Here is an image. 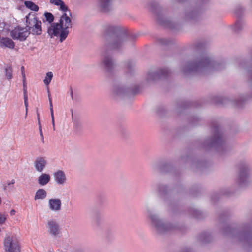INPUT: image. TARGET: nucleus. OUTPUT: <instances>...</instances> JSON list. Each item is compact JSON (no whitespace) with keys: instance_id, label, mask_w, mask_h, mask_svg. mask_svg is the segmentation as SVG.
I'll list each match as a JSON object with an SVG mask.
<instances>
[{"instance_id":"obj_32","label":"nucleus","mask_w":252,"mask_h":252,"mask_svg":"<svg viewBox=\"0 0 252 252\" xmlns=\"http://www.w3.org/2000/svg\"><path fill=\"white\" fill-rule=\"evenodd\" d=\"M23 86L24 95H27V86H26V80H23Z\"/></svg>"},{"instance_id":"obj_22","label":"nucleus","mask_w":252,"mask_h":252,"mask_svg":"<svg viewBox=\"0 0 252 252\" xmlns=\"http://www.w3.org/2000/svg\"><path fill=\"white\" fill-rule=\"evenodd\" d=\"M25 5L27 7L30 9L31 10L34 11H38L39 10V7L37 5L35 4L34 2L31 1H25Z\"/></svg>"},{"instance_id":"obj_24","label":"nucleus","mask_w":252,"mask_h":252,"mask_svg":"<svg viewBox=\"0 0 252 252\" xmlns=\"http://www.w3.org/2000/svg\"><path fill=\"white\" fill-rule=\"evenodd\" d=\"M44 16L46 20L49 22V23H51L53 22L54 20V17L51 13L45 12L44 13Z\"/></svg>"},{"instance_id":"obj_19","label":"nucleus","mask_w":252,"mask_h":252,"mask_svg":"<svg viewBox=\"0 0 252 252\" xmlns=\"http://www.w3.org/2000/svg\"><path fill=\"white\" fill-rule=\"evenodd\" d=\"M111 0H100V6L101 10L107 12L110 10Z\"/></svg>"},{"instance_id":"obj_31","label":"nucleus","mask_w":252,"mask_h":252,"mask_svg":"<svg viewBox=\"0 0 252 252\" xmlns=\"http://www.w3.org/2000/svg\"><path fill=\"white\" fill-rule=\"evenodd\" d=\"M243 8L240 7V6H238L237 7L236 9L235 10V13L238 15V16H239V15L240 14V13L241 11H243Z\"/></svg>"},{"instance_id":"obj_46","label":"nucleus","mask_w":252,"mask_h":252,"mask_svg":"<svg viewBox=\"0 0 252 252\" xmlns=\"http://www.w3.org/2000/svg\"><path fill=\"white\" fill-rule=\"evenodd\" d=\"M236 105H237V106H238V107H239V106H240V105H239V104H236Z\"/></svg>"},{"instance_id":"obj_16","label":"nucleus","mask_w":252,"mask_h":252,"mask_svg":"<svg viewBox=\"0 0 252 252\" xmlns=\"http://www.w3.org/2000/svg\"><path fill=\"white\" fill-rule=\"evenodd\" d=\"M46 164L47 161L43 157L37 158L34 162L35 168L38 172H42Z\"/></svg>"},{"instance_id":"obj_12","label":"nucleus","mask_w":252,"mask_h":252,"mask_svg":"<svg viewBox=\"0 0 252 252\" xmlns=\"http://www.w3.org/2000/svg\"><path fill=\"white\" fill-rule=\"evenodd\" d=\"M54 180L58 185L63 186L66 184L67 178L64 172L61 170H58L53 174Z\"/></svg>"},{"instance_id":"obj_2","label":"nucleus","mask_w":252,"mask_h":252,"mask_svg":"<svg viewBox=\"0 0 252 252\" xmlns=\"http://www.w3.org/2000/svg\"><path fill=\"white\" fill-rule=\"evenodd\" d=\"M224 68V65L217 63L204 55L197 56L193 61L189 62L182 68L184 73L198 72L203 74H209L215 70H220Z\"/></svg>"},{"instance_id":"obj_41","label":"nucleus","mask_w":252,"mask_h":252,"mask_svg":"<svg viewBox=\"0 0 252 252\" xmlns=\"http://www.w3.org/2000/svg\"><path fill=\"white\" fill-rule=\"evenodd\" d=\"M70 95L72 99H73V90L71 88L70 89Z\"/></svg>"},{"instance_id":"obj_15","label":"nucleus","mask_w":252,"mask_h":252,"mask_svg":"<svg viewBox=\"0 0 252 252\" xmlns=\"http://www.w3.org/2000/svg\"><path fill=\"white\" fill-rule=\"evenodd\" d=\"M114 94L117 96H123L125 94H133L134 92L131 88H125L124 86H115L113 89Z\"/></svg>"},{"instance_id":"obj_21","label":"nucleus","mask_w":252,"mask_h":252,"mask_svg":"<svg viewBox=\"0 0 252 252\" xmlns=\"http://www.w3.org/2000/svg\"><path fill=\"white\" fill-rule=\"evenodd\" d=\"M48 99H49V104H50V111L51 116V118H52V123L53 125V129H54V130H55V121H54V113H53V104H52V98L51 97V95L49 92H48Z\"/></svg>"},{"instance_id":"obj_35","label":"nucleus","mask_w":252,"mask_h":252,"mask_svg":"<svg viewBox=\"0 0 252 252\" xmlns=\"http://www.w3.org/2000/svg\"><path fill=\"white\" fill-rule=\"evenodd\" d=\"M167 167V165H165L163 166V167L162 168H160L159 170H160V172H162V173H163L164 172V168H165Z\"/></svg>"},{"instance_id":"obj_28","label":"nucleus","mask_w":252,"mask_h":252,"mask_svg":"<svg viewBox=\"0 0 252 252\" xmlns=\"http://www.w3.org/2000/svg\"><path fill=\"white\" fill-rule=\"evenodd\" d=\"M62 0H50V2L55 5H59L62 3Z\"/></svg>"},{"instance_id":"obj_23","label":"nucleus","mask_w":252,"mask_h":252,"mask_svg":"<svg viewBox=\"0 0 252 252\" xmlns=\"http://www.w3.org/2000/svg\"><path fill=\"white\" fill-rule=\"evenodd\" d=\"M52 78H53V73H52V72H50V71L46 73V77H45V79L43 80V82H44V84L46 85H49V84L50 83Z\"/></svg>"},{"instance_id":"obj_1","label":"nucleus","mask_w":252,"mask_h":252,"mask_svg":"<svg viewBox=\"0 0 252 252\" xmlns=\"http://www.w3.org/2000/svg\"><path fill=\"white\" fill-rule=\"evenodd\" d=\"M102 34L104 40L103 57L100 63V67L107 72H110L115 67L112 58L107 55V50H120L126 43L129 37L126 30L119 25L106 24L103 26Z\"/></svg>"},{"instance_id":"obj_40","label":"nucleus","mask_w":252,"mask_h":252,"mask_svg":"<svg viewBox=\"0 0 252 252\" xmlns=\"http://www.w3.org/2000/svg\"><path fill=\"white\" fill-rule=\"evenodd\" d=\"M158 22H159V23L160 24H163V25H164V24H165V25H166V23H164V22H162V21H160V20L159 19H158Z\"/></svg>"},{"instance_id":"obj_30","label":"nucleus","mask_w":252,"mask_h":252,"mask_svg":"<svg viewBox=\"0 0 252 252\" xmlns=\"http://www.w3.org/2000/svg\"><path fill=\"white\" fill-rule=\"evenodd\" d=\"M158 42L161 44L167 45L169 44V41L166 39H159Z\"/></svg>"},{"instance_id":"obj_37","label":"nucleus","mask_w":252,"mask_h":252,"mask_svg":"<svg viewBox=\"0 0 252 252\" xmlns=\"http://www.w3.org/2000/svg\"><path fill=\"white\" fill-rule=\"evenodd\" d=\"M22 78H23V81L26 80V75L24 71H23V73H22Z\"/></svg>"},{"instance_id":"obj_27","label":"nucleus","mask_w":252,"mask_h":252,"mask_svg":"<svg viewBox=\"0 0 252 252\" xmlns=\"http://www.w3.org/2000/svg\"><path fill=\"white\" fill-rule=\"evenodd\" d=\"M38 125H39V129L40 131V135L41 137V139L42 141V142H44V138H43V135L42 132V129H41V126L39 121V114H38Z\"/></svg>"},{"instance_id":"obj_13","label":"nucleus","mask_w":252,"mask_h":252,"mask_svg":"<svg viewBox=\"0 0 252 252\" xmlns=\"http://www.w3.org/2000/svg\"><path fill=\"white\" fill-rule=\"evenodd\" d=\"M251 60L250 64L248 65L246 63H243L240 65V68L246 74L248 78V82L252 84V52H251Z\"/></svg>"},{"instance_id":"obj_26","label":"nucleus","mask_w":252,"mask_h":252,"mask_svg":"<svg viewBox=\"0 0 252 252\" xmlns=\"http://www.w3.org/2000/svg\"><path fill=\"white\" fill-rule=\"evenodd\" d=\"M244 24L241 21L237 22L234 26V30L237 32H239L243 29Z\"/></svg>"},{"instance_id":"obj_25","label":"nucleus","mask_w":252,"mask_h":252,"mask_svg":"<svg viewBox=\"0 0 252 252\" xmlns=\"http://www.w3.org/2000/svg\"><path fill=\"white\" fill-rule=\"evenodd\" d=\"M12 68L10 67H6L5 69V76L8 79H10L12 78Z\"/></svg>"},{"instance_id":"obj_45","label":"nucleus","mask_w":252,"mask_h":252,"mask_svg":"<svg viewBox=\"0 0 252 252\" xmlns=\"http://www.w3.org/2000/svg\"><path fill=\"white\" fill-rule=\"evenodd\" d=\"M6 186H5V187H4V188H3V189H4V190H6Z\"/></svg>"},{"instance_id":"obj_8","label":"nucleus","mask_w":252,"mask_h":252,"mask_svg":"<svg viewBox=\"0 0 252 252\" xmlns=\"http://www.w3.org/2000/svg\"><path fill=\"white\" fill-rule=\"evenodd\" d=\"M47 231L51 236L56 237L60 233V226L58 221L53 219L48 220L47 223Z\"/></svg>"},{"instance_id":"obj_4","label":"nucleus","mask_w":252,"mask_h":252,"mask_svg":"<svg viewBox=\"0 0 252 252\" xmlns=\"http://www.w3.org/2000/svg\"><path fill=\"white\" fill-rule=\"evenodd\" d=\"M149 218L151 220L152 225L158 234H163L174 229V226L170 224L163 222L156 214L150 212Z\"/></svg>"},{"instance_id":"obj_33","label":"nucleus","mask_w":252,"mask_h":252,"mask_svg":"<svg viewBox=\"0 0 252 252\" xmlns=\"http://www.w3.org/2000/svg\"><path fill=\"white\" fill-rule=\"evenodd\" d=\"M24 104H25V107H26V111H27V110H28V95H24Z\"/></svg>"},{"instance_id":"obj_20","label":"nucleus","mask_w":252,"mask_h":252,"mask_svg":"<svg viewBox=\"0 0 252 252\" xmlns=\"http://www.w3.org/2000/svg\"><path fill=\"white\" fill-rule=\"evenodd\" d=\"M46 191L43 189H39L37 190L34 196V200L43 199L46 196Z\"/></svg>"},{"instance_id":"obj_17","label":"nucleus","mask_w":252,"mask_h":252,"mask_svg":"<svg viewBox=\"0 0 252 252\" xmlns=\"http://www.w3.org/2000/svg\"><path fill=\"white\" fill-rule=\"evenodd\" d=\"M1 46L12 49L14 48V42L9 38H2L0 41Z\"/></svg>"},{"instance_id":"obj_36","label":"nucleus","mask_w":252,"mask_h":252,"mask_svg":"<svg viewBox=\"0 0 252 252\" xmlns=\"http://www.w3.org/2000/svg\"><path fill=\"white\" fill-rule=\"evenodd\" d=\"M208 238H210V236L208 235L207 236L206 238H204V239L203 240V242H205V243L209 242V241L207 240Z\"/></svg>"},{"instance_id":"obj_44","label":"nucleus","mask_w":252,"mask_h":252,"mask_svg":"<svg viewBox=\"0 0 252 252\" xmlns=\"http://www.w3.org/2000/svg\"><path fill=\"white\" fill-rule=\"evenodd\" d=\"M127 67H128V68H129H129L130 67V65L129 64V63L127 64Z\"/></svg>"},{"instance_id":"obj_5","label":"nucleus","mask_w":252,"mask_h":252,"mask_svg":"<svg viewBox=\"0 0 252 252\" xmlns=\"http://www.w3.org/2000/svg\"><path fill=\"white\" fill-rule=\"evenodd\" d=\"M26 18V29L29 34L31 33L34 35H40L42 32L41 22L37 17L29 18L27 16Z\"/></svg>"},{"instance_id":"obj_14","label":"nucleus","mask_w":252,"mask_h":252,"mask_svg":"<svg viewBox=\"0 0 252 252\" xmlns=\"http://www.w3.org/2000/svg\"><path fill=\"white\" fill-rule=\"evenodd\" d=\"M49 209L53 212H59L61 209L62 201L59 198H52L48 200Z\"/></svg>"},{"instance_id":"obj_7","label":"nucleus","mask_w":252,"mask_h":252,"mask_svg":"<svg viewBox=\"0 0 252 252\" xmlns=\"http://www.w3.org/2000/svg\"><path fill=\"white\" fill-rule=\"evenodd\" d=\"M29 35V32L26 28L17 27L12 30L10 35L14 39H18L21 41L26 39Z\"/></svg>"},{"instance_id":"obj_11","label":"nucleus","mask_w":252,"mask_h":252,"mask_svg":"<svg viewBox=\"0 0 252 252\" xmlns=\"http://www.w3.org/2000/svg\"><path fill=\"white\" fill-rule=\"evenodd\" d=\"M214 131L215 133L210 143V146L212 147L221 145L224 141V137L219 127H215L214 128Z\"/></svg>"},{"instance_id":"obj_39","label":"nucleus","mask_w":252,"mask_h":252,"mask_svg":"<svg viewBox=\"0 0 252 252\" xmlns=\"http://www.w3.org/2000/svg\"><path fill=\"white\" fill-rule=\"evenodd\" d=\"M15 183V180L14 179L12 180L11 182H9L8 183H7V185L8 186H9L11 184H14Z\"/></svg>"},{"instance_id":"obj_42","label":"nucleus","mask_w":252,"mask_h":252,"mask_svg":"<svg viewBox=\"0 0 252 252\" xmlns=\"http://www.w3.org/2000/svg\"><path fill=\"white\" fill-rule=\"evenodd\" d=\"M21 69V72H22V73H23V71H24V66H22Z\"/></svg>"},{"instance_id":"obj_29","label":"nucleus","mask_w":252,"mask_h":252,"mask_svg":"<svg viewBox=\"0 0 252 252\" xmlns=\"http://www.w3.org/2000/svg\"><path fill=\"white\" fill-rule=\"evenodd\" d=\"M6 220V216L4 215H2L0 214V224H3L5 222Z\"/></svg>"},{"instance_id":"obj_34","label":"nucleus","mask_w":252,"mask_h":252,"mask_svg":"<svg viewBox=\"0 0 252 252\" xmlns=\"http://www.w3.org/2000/svg\"><path fill=\"white\" fill-rule=\"evenodd\" d=\"M246 238L247 241L249 242H251V241H252V237H251L249 235H247Z\"/></svg>"},{"instance_id":"obj_18","label":"nucleus","mask_w":252,"mask_h":252,"mask_svg":"<svg viewBox=\"0 0 252 252\" xmlns=\"http://www.w3.org/2000/svg\"><path fill=\"white\" fill-rule=\"evenodd\" d=\"M50 180V176L49 174H42L38 179V183L41 186H45L48 183Z\"/></svg>"},{"instance_id":"obj_43","label":"nucleus","mask_w":252,"mask_h":252,"mask_svg":"<svg viewBox=\"0 0 252 252\" xmlns=\"http://www.w3.org/2000/svg\"><path fill=\"white\" fill-rule=\"evenodd\" d=\"M179 2H183L185 0H178Z\"/></svg>"},{"instance_id":"obj_38","label":"nucleus","mask_w":252,"mask_h":252,"mask_svg":"<svg viewBox=\"0 0 252 252\" xmlns=\"http://www.w3.org/2000/svg\"><path fill=\"white\" fill-rule=\"evenodd\" d=\"M15 211L14 210V209H12L10 212V214L11 215L13 216V215H14L15 214Z\"/></svg>"},{"instance_id":"obj_9","label":"nucleus","mask_w":252,"mask_h":252,"mask_svg":"<svg viewBox=\"0 0 252 252\" xmlns=\"http://www.w3.org/2000/svg\"><path fill=\"white\" fill-rule=\"evenodd\" d=\"M168 74L169 71L166 69H161L157 71H151L148 72L146 79L149 82L156 81L166 77Z\"/></svg>"},{"instance_id":"obj_6","label":"nucleus","mask_w":252,"mask_h":252,"mask_svg":"<svg viewBox=\"0 0 252 252\" xmlns=\"http://www.w3.org/2000/svg\"><path fill=\"white\" fill-rule=\"evenodd\" d=\"M5 252H20V246L13 236L7 234L3 241Z\"/></svg>"},{"instance_id":"obj_10","label":"nucleus","mask_w":252,"mask_h":252,"mask_svg":"<svg viewBox=\"0 0 252 252\" xmlns=\"http://www.w3.org/2000/svg\"><path fill=\"white\" fill-rule=\"evenodd\" d=\"M249 171V166L245 164L241 167L239 174V180L241 185H246L247 182L249 181L250 176Z\"/></svg>"},{"instance_id":"obj_3","label":"nucleus","mask_w":252,"mask_h":252,"mask_svg":"<svg viewBox=\"0 0 252 252\" xmlns=\"http://www.w3.org/2000/svg\"><path fill=\"white\" fill-rule=\"evenodd\" d=\"M59 6L60 9L64 13L61 16L59 23H54L51 25L48 29L47 32L51 38L59 36L60 42H62L67 37L69 29L72 27L70 18L72 14L63 1Z\"/></svg>"}]
</instances>
